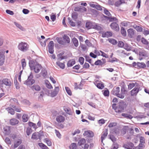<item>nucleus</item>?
Wrapping results in <instances>:
<instances>
[{"instance_id":"f257e3e1","label":"nucleus","mask_w":149,"mask_h":149,"mask_svg":"<svg viewBox=\"0 0 149 149\" xmlns=\"http://www.w3.org/2000/svg\"><path fill=\"white\" fill-rule=\"evenodd\" d=\"M29 65L31 69L34 70L35 72L36 73L39 72L42 68L40 65L37 63L33 61H30L29 63Z\"/></svg>"},{"instance_id":"f03ea898","label":"nucleus","mask_w":149,"mask_h":149,"mask_svg":"<svg viewBox=\"0 0 149 149\" xmlns=\"http://www.w3.org/2000/svg\"><path fill=\"white\" fill-rule=\"evenodd\" d=\"M126 107V104L123 102H120L119 103L118 106L116 107L115 109L116 112L118 113H120L123 112L124 109Z\"/></svg>"},{"instance_id":"7ed1b4c3","label":"nucleus","mask_w":149,"mask_h":149,"mask_svg":"<svg viewBox=\"0 0 149 149\" xmlns=\"http://www.w3.org/2000/svg\"><path fill=\"white\" fill-rule=\"evenodd\" d=\"M29 46L25 42H21L19 43L18 46V48L19 50L25 52L28 49Z\"/></svg>"},{"instance_id":"20e7f679","label":"nucleus","mask_w":149,"mask_h":149,"mask_svg":"<svg viewBox=\"0 0 149 149\" xmlns=\"http://www.w3.org/2000/svg\"><path fill=\"white\" fill-rule=\"evenodd\" d=\"M85 139L84 138H81L79 140L78 143V145L79 146H81L84 145V149H88L89 146V145L86 143Z\"/></svg>"},{"instance_id":"39448f33","label":"nucleus","mask_w":149,"mask_h":149,"mask_svg":"<svg viewBox=\"0 0 149 149\" xmlns=\"http://www.w3.org/2000/svg\"><path fill=\"white\" fill-rule=\"evenodd\" d=\"M5 51L3 50H0V66L2 65L4 62L5 56Z\"/></svg>"},{"instance_id":"423d86ee","label":"nucleus","mask_w":149,"mask_h":149,"mask_svg":"<svg viewBox=\"0 0 149 149\" xmlns=\"http://www.w3.org/2000/svg\"><path fill=\"white\" fill-rule=\"evenodd\" d=\"M140 87L139 86L137 87H135L130 92V95L132 96H136L139 92Z\"/></svg>"},{"instance_id":"0eeeda50","label":"nucleus","mask_w":149,"mask_h":149,"mask_svg":"<svg viewBox=\"0 0 149 149\" xmlns=\"http://www.w3.org/2000/svg\"><path fill=\"white\" fill-rule=\"evenodd\" d=\"M128 36L131 38H133L135 35V31L132 28H130L127 30Z\"/></svg>"},{"instance_id":"6e6552de","label":"nucleus","mask_w":149,"mask_h":149,"mask_svg":"<svg viewBox=\"0 0 149 149\" xmlns=\"http://www.w3.org/2000/svg\"><path fill=\"white\" fill-rule=\"evenodd\" d=\"M35 82L34 80L32 78V77L30 76L25 82L24 84L27 85H31L34 84Z\"/></svg>"},{"instance_id":"1a4fd4ad","label":"nucleus","mask_w":149,"mask_h":149,"mask_svg":"<svg viewBox=\"0 0 149 149\" xmlns=\"http://www.w3.org/2000/svg\"><path fill=\"white\" fill-rule=\"evenodd\" d=\"M117 22H113L110 24V27L112 29L116 31H118L119 30V27Z\"/></svg>"},{"instance_id":"9d476101","label":"nucleus","mask_w":149,"mask_h":149,"mask_svg":"<svg viewBox=\"0 0 149 149\" xmlns=\"http://www.w3.org/2000/svg\"><path fill=\"white\" fill-rule=\"evenodd\" d=\"M83 135L88 137L91 138L94 136V134L92 131L88 130L84 132Z\"/></svg>"},{"instance_id":"9b49d317","label":"nucleus","mask_w":149,"mask_h":149,"mask_svg":"<svg viewBox=\"0 0 149 149\" xmlns=\"http://www.w3.org/2000/svg\"><path fill=\"white\" fill-rule=\"evenodd\" d=\"M54 42L53 41H50L48 45L49 52L50 54H52L54 52Z\"/></svg>"},{"instance_id":"f8f14e48","label":"nucleus","mask_w":149,"mask_h":149,"mask_svg":"<svg viewBox=\"0 0 149 149\" xmlns=\"http://www.w3.org/2000/svg\"><path fill=\"white\" fill-rule=\"evenodd\" d=\"M117 52L118 54L121 55L123 56H129L130 54V53L126 52L125 51L122 49L118 50L117 51Z\"/></svg>"},{"instance_id":"ddd939ff","label":"nucleus","mask_w":149,"mask_h":149,"mask_svg":"<svg viewBox=\"0 0 149 149\" xmlns=\"http://www.w3.org/2000/svg\"><path fill=\"white\" fill-rule=\"evenodd\" d=\"M132 23H131L128 21H124L120 23V24L122 26L124 27H132Z\"/></svg>"},{"instance_id":"4468645a","label":"nucleus","mask_w":149,"mask_h":149,"mask_svg":"<svg viewBox=\"0 0 149 149\" xmlns=\"http://www.w3.org/2000/svg\"><path fill=\"white\" fill-rule=\"evenodd\" d=\"M59 90V88L58 87H55L54 91L51 93V96L52 97H54L56 95L58 94Z\"/></svg>"},{"instance_id":"2eb2a0df","label":"nucleus","mask_w":149,"mask_h":149,"mask_svg":"<svg viewBox=\"0 0 149 149\" xmlns=\"http://www.w3.org/2000/svg\"><path fill=\"white\" fill-rule=\"evenodd\" d=\"M125 90L124 88L121 89L120 93H119L116 96L120 98H123L125 96Z\"/></svg>"},{"instance_id":"dca6fc26","label":"nucleus","mask_w":149,"mask_h":149,"mask_svg":"<svg viewBox=\"0 0 149 149\" xmlns=\"http://www.w3.org/2000/svg\"><path fill=\"white\" fill-rule=\"evenodd\" d=\"M56 121L58 123L63 122L65 120V118L62 116L60 115L57 116L56 118Z\"/></svg>"},{"instance_id":"f3484780","label":"nucleus","mask_w":149,"mask_h":149,"mask_svg":"<svg viewBox=\"0 0 149 149\" xmlns=\"http://www.w3.org/2000/svg\"><path fill=\"white\" fill-rule=\"evenodd\" d=\"M119 92L120 88L118 87H117L114 88L111 92L113 94L116 96L119 93Z\"/></svg>"},{"instance_id":"a211bd4d","label":"nucleus","mask_w":149,"mask_h":149,"mask_svg":"<svg viewBox=\"0 0 149 149\" xmlns=\"http://www.w3.org/2000/svg\"><path fill=\"white\" fill-rule=\"evenodd\" d=\"M108 20V17L106 16L103 14H102L100 16V20L102 22L105 23L107 22Z\"/></svg>"},{"instance_id":"6ab92c4d","label":"nucleus","mask_w":149,"mask_h":149,"mask_svg":"<svg viewBox=\"0 0 149 149\" xmlns=\"http://www.w3.org/2000/svg\"><path fill=\"white\" fill-rule=\"evenodd\" d=\"M40 138V135L38 132H35L32 135L31 138L34 139H38Z\"/></svg>"},{"instance_id":"aec40b11","label":"nucleus","mask_w":149,"mask_h":149,"mask_svg":"<svg viewBox=\"0 0 149 149\" xmlns=\"http://www.w3.org/2000/svg\"><path fill=\"white\" fill-rule=\"evenodd\" d=\"M128 89L131 90L134 87H137L139 86V85L137 82H135L134 83H130L128 85Z\"/></svg>"},{"instance_id":"412c9836","label":"nucleus","mask_w":149,"mask_h":149,"mask_svg":"<svg viewBox=\"0 0 149 149\" xmlns=\"http://www.w3.org/2000/svg\"><path fill=\"white\" fill-rule=\"evenodd\" d=\"M124 147L127 149H132L134 147V144L132 143L129 142L124 145Z\"/></svg>"},{"instance_id":"4be33fe9","label":"nucleus","mask_w":149,"mask_h":149,"mask_svg":"<svg viewBox=\"0 0 149 149\" xmlns=\"http://www.w3.org/2000/svg\"><path fill=\"white\" fill-rule=\"evenodd\" d=\"M19 121L15 118L11 119L10 121V123L11 125H15L19 123Z\"/></svg>"},{"instance_id":"5701e85b","label":"nucleus","mask_w":149,"mask_h":149,"mask_svg":"<svg viewBox=\"0 0 149 149\" xmlns=\"http://www.w3.org/2000/svg\"><path fill=\"white\" fill-rule=\"evenodd\" d=\"M63 40L65 43H69L70 42V39L69 37L66 35H64L63 36Z\"/></svg>"},{"instance_id":"b1692460","label":"nucleus","mask_w":149,"mask_h":149,"mask_svg":"<svg viewBox=\"0 0 149 149\" xmlns=\"http://www.w3.org/2000/svg\"><path fill=\"white\" fill-rule=\"evenodd\" d=\"M112 35V33L110 31H107L102 34V36L103 37L108 38Z\"/></svg>"},{"instance_id":"393cba45","label":"nucleus","mask_w":149,"mask_h":149,"mask_svg":"<svg viewBox=\"0 0 149 149\" xmlns=\"http://www.w3.org/2000/svg\"><path fill=\"white\" fill-rule=\"evenodd\" d=\"M6 110L8 111L9 113L11 114L14 115L15 114V111L14 109L10 107H8L6 109Z\"/></svg>"},{"instance_id":"a878e982","label":"nucleus","mask_w":149,"mask_h":149,"mask_svg":"<svg viewBox=\"0 0 149 149\" xmlns=\"http://www.w3.org/2000/svg\"><path fill=\"white\" fill-rule=\"evenodd\" d=\"M22 143V140L20 139H18L15 141L14 143V148H17Z\"/></svg>"},{"instance_id":"bb28decb","label":"nucleus","mask_w":149,"mask_h":149,"mask_svg":"<svg viewBox=\"0 0 149 149\" xmlns=\"http://www.w3.org/2000/svg\"><path fill=\"white\" fill-rule=\"evenodd\" d=\"M93 28L98 30H101L102 29L101 27L98 24H95L93 26Z\"/></svg>"},{"instance_id":"cd10ccee","label":"nucleus","mask_w":149,"mask_h":149,"mask_svg":"<svg viewBox=\"0 0 149 149\" xmlns=\"http://www.w3.org/2000/svg\"><path fill=\"white\" fill-rule=\"evenodd\" d=\"M109 21V22H112L113 21H115L116 22H118V20L116 17H114L110 16L108 17Z\"/></svg>"},{"instance_id":"c85d7f7f","label":"nucleus","mask_w":149,"mask_h":149,"mask_svg":"<svg viewBox=\"0 0 149 149\" xmlns=\"http://www.w3.org/2000/svg\"><path fill=\"white\" fill-rule=\"evenodd\" d=\"M146 65L143 62H137V67L139 68H144L146 67Z\"/></svg>"},{"instance_id":"c756f323","label":"nucleus","mask_w":149,"mask_h":149,"mask_svg":"<svg viewBox=\"0 0 149 149\" xmlns=\"http://www.w3.org/2000/svg\"><path fill=\"white\" fill-rule=\"evenodd\" d=\"M75 63V61L72 59L69 60L68 62L67 65L68 67H71L73 66Z\"/></svg>"},{"instance_id":"7c9ffc66","label":"nucleus","mask_w":149,"mask_h":149,"mask_svg":"<svg viewBox=\"0 0 149 149\" xmlns=\"http://www.w3.org/2000/svg\"><path fill=\"white\" fill-rule=\"evenodd\" d=\"M83 9L84 11H86V9L85 7H76L74 8V11H81V10Z\"/></svg>"},{"instance_id":"2f4dec72","label":"nucleus","mask_w":149,"mask_h":149,"mask_svg":"<svg viewBox=\"0 0 149 149\" xmlns=\"http://www.w3.org/2000/svg\"><path fill=\"white\" fill-rule=\"evenodd\" d=\"M96 86L99 89H102L104 87V85L102 83H99L96 85Z\"/></svg>"},{"instance_id":"473e14b6","label":"nucleus","mask_w":149,"mask_h":149,"mask_svg":"<svg viewBox=\"0 0 149 149\" xmlns=\"http://www.w3.org/2000/svg\"><path fill=\"white\" fill-rule=\"evenodd\" d=\"M23 121L24 122H26L29 119V116L26 114H24L22 116Z\"/></svg>"},{"instance_id":"72a5a7b5","label":"nucleus","mask_w":149,"mask_h":149,"mask_svg":"<svg viewBox=\"0 0 149 149\" xmlns=\"http://www.w3.org/2000/svg\"><path fill=\"white\" fill-rule=\"evenodd\" d=\"M72 41L75 47H77L79 45L78 42L77 40L75 38H73L72 39Z\"/></svg>"},{"instance_id":"f704fd0d","label":"nucleus","mask_w":149,"mask_h":149,"mask_svg":"<svg viewBox=\"0 0 149 149\" xmlns=\"http://www.w3.org/2000/svg\"><path fill=\"white\" fill-rule=\"evenodd\" d=\"M108 40L109 42L113 45H115L117 43V41L115 39L112 38H109Z\"/></svg>"},{"instance_id":"c9c22d12","label":"nucleus","mask_w":149,"mask_h":149,"mask_svg":"<svg viewBox=\"0 0 149 149\" xmlns=\"http://www.w3.org/2000/svg\"><path fill=\"white\" fill-rule=\"evenodd\" d=\"M107 134L108 133L107 131L103 132L102 134L101 137L102 142L103 140L107 137Z\"/></svg>"},{"instance_id":"e433bc0d","label":"nucleus","mask_w":149,"mask_h":149,"mask_svg":"<svg viewBox=\"0 0 149 149\" xmlns=\"http://www.w3.org/2000/svg\"><path fill=\"white\" fill-rule=\"evenodd\" d=\"M32 88L33 90H35L36 91H39L40 90V87L37 85H34L32 86Z\"/></svg>"},{"instance_id":"4c0bfd02","label":"nucleus","mask_w":149,"mask_h":149,"mask_svg":"<svg viewBox=\"0 0 149 149\" xmlns=\"http://www.w3.org/2000/svg\"><path fill=\"white\" fill-rule=\"evenodd\" d=\"M57 42L59 44L61 45L65 44V42L61 38H56Z\"/></svg>"},{"instance_id":"58836bf2","label":"nucleus","mask_w":149,"mask_h":149,"mask_svg":"<svg viewBox=\"0 0 149 149\" xmlns=\"http://www.w3.org/2000/svg\"><path fill=\"white\" fill-rule=\"evenodd\" d=\"M66 113L70 115H72L73 113L71 110L69 108H65L64 109Z\"/></svg>"},{"instance_id":"ea45409f","label":"nucleus","mask_w":149,"mask_h":149,"mask_svg":"<svg viewBox=\"0 0 149 149\" xmlns=\"http://www.w3.org/2000/svg\"><path fill=\"white\" fill-rule=\"evenodd\" d=\"M38 145L42 149H48V147L43 143H38Z\"/></svg>"},{"instance_id":"a19ab883","label":"nucleus","mask_w":149,"mask_h":149,"mask_svg":"<svg viewBox=\"0 0 149 149\" xmlns=\"http://www.w3.org/2000/svg\"><path fill=\"white\" fill-rule=\"evenodd\" d=\"M121 32L122 35L124 36H126L127 33L126 31L123 27H122L121 29Z\"/></svg>"},{"instance_id":"79ce46f5","label":"nucleus","mask_w":149,"mask_h":149,"mask_svg":"<svg viewBox=\"0 0 149 149\" xmlns=\"http://www.w3.org/2000/svg\"><path fill=\"white\" fill-rule=\"evenodd\" d=\"M14 24L19 29L22 31L24 30V28L19 24L16 22H14Z\"/></svg>"},{"instance_id":"37998d69","label":"nucleus","mask_w":149,"mask_h":149,"mask_svg":"<svg viewBox=\"0 0 149 149\" xmlns=\"http://www.w3.org/2000/svg\"><path fill=\"white\" fill-rule=\"evenodd\" d=\"M44 141L49 146H51L52 145V143L51 141L48 139L46 138L44 139Z\"/></svg>"},{"instance_id":"c03bdc74","label":"nucleus","mask_w":149,"mask_h":149,"mask_svg":"<svg viewBox=\"0 0 149 149\" xmlns=\"http://www.w3.org/2000/svg\"><path fill=\"white\" fill-rule=\"evenodd\" d=\"M45 84L46 87L49 89H52L53 87L50 83L48 81H45Z\"/></svg>"},{"instance_id":"a18cd8bd","label":"nucleus","mask_w":149,"mask_h":149,"mask_svg":"<svg viewBox=\"0 0 149 149\" xmlns=\"http://www.w3.org/2000/svg\"><path fill=\"white\" fill-rule=\"evenodd\" d=\"M56 64L60 68L62 69H63L65 67L64 63H61L59 61L57 62Z\"/></svg>"},{"instance_id":"49530a36","label":"nucleus","mask_w":149,"mask_h":149,"mask_svg":"<svg viewBox=\"0 0 149 149\" xmlns=\"http://www.w3.org/2000/svg\"><path fill=\"white\" fill-rule=\"evenodd\" d=\"M11 107L14 109V110L18 112H21L22 109L20 108H17L15 105H13Z\"/></svg>"},{"instance_id":"de8ad7c7","label":"nucleus","mask_w":149,"mask_h":149,"mask_svg":"<svg viewBox=\"0 0 149 149\" xmlns=\"http://www.w3.org/2000/svg\"><path fill=\"white\" fill-rule=\"evenodd\" d=\"M138 32H141L142 31L143 29L140 26H136L135 27L133 26Z\"/></svg>"},{"instance_id":"09e8293b","label":"nucleus","mask_w":149,"mask_h":149,"mask_svg":"<svg viewBox=\"0 0 149 149\" xmlns=\"http://www.w3.org/2000/svg\"><path fill=\"white\" fill-rule=\"evenodd\" d=\"M70 148V149H76L77 148V146L75 143H72L71 144Z\"/></svg>"},{"instance_id":"8fccbe9b","label":"nucleus","mask_w":149,"mask_h":149,"mask_svg":"<svg viewBox=\"0 0 149 149\" xmlns=\"http://www.w3.org/2000/svg\"><path fill=\"white\" fill-rule=\"evenodd\" d=\"M29 125L30 127H33L35 130H36L37 128L36 124L31 122H29Z\"/></svg>"},{"instance_id":"3c124183","label":"nucleus","mask_w":149,"mask_h":149,"mask_svg":"<svg viewBox=\"0 0 149 149\" xmlns=\"http://www.w3.org/2000/svg\"><path fill=\"white\" fill-rule=\"evenodd\" d=\"M118 148V145L116 143H114L112 146L111 149H117Z\"/></svg>"},{"instance_id":"603ef678","label":"nucleus","mask_w":149,"mask_h":149,"mask_svg":"<svg viewBox=\"0 0 149 149\" xmlns=\"http://www.w3.org/2000/svg\"><path fill=\"white\" fill-rule=\"evenodd\" d=\"M21 63L23 69L25 67L26 65V63L25 61V60L24 58H23L21 60Z\"/></svg>"},{"instance_id":"864d4df0","label":"nucleus","mask_w":149,"mask_h":149,"mask_svg":"<svg viewBox=\"0 0 149 149\" xmlns=\"http://www.w3.org/2000/svg\"><path fill=\"white\" fill-rule=\"evenodd\" d=\"M103 8V10H104V13L105 14L107 15L108 17L111 15L110 12L106 8Z\"/></svg>"},{"instance_id":"5fc2aeb1","label":"nucleus","mask_w":149,"mask_h":149,"mask_svg":"<svg viewBox=\"0 0 149 149\" xmlns=\"http://www.w3.org/2000/svg\"><path fill=\"white\" fill-rule=\"evenodd\" d=\"M103 92L104 95L105 96H108L109 95V93L108 90H104Z\"/></svg>"},{"instance_id":"6e6d98bb","label":"nucleus","mask_w":149,"mask_h":149,"mask_svg":"<svg viewBox=\"0 0 149 149\" xmlns=\"http://www.w3.org/2000/svg\"><path fill=\"white\" fill-rule=\"evenodd\" d=\"M65 89L67 93L70 95H71L72 93L70 88L68 87H65Z\"/></svg>"},{"instance_id":"4d7b16f0","label":"nucleus","mask_w":149,"mask_h":149,"mask_svg":"<svg viewBox=\"0 0 149 149\" xmlns=\"http://www.w3.org/2000/svg\"><path fill=\"white\" fill-rule=\"evenodd\" d=\"M117 123H116L113 122L109 123L108 125V127H112L116 126Z\"/></svg>"},{"instance_id":"13d9d810","label":"nucleus","mask_w":149,"mask_h":149,"mask_svg":"<svg viewBox=\"0 0 149 149\" xmlns=\"http://www.w3.org/2000/svg\"><path fill=\"white\" fill-rule=\"evenodd\" d=\"M124 49L127 51H130L131 49V47L127 44L125 45L124 47Z\"/></svg>"},{"instance_id":"bf43d9fd","label":"nucleus","mask_w":149,"mask_h":149,"mask_svg":"<svg viewBox=\"0 0 149 149\" xmlns=\"http://www.w3.org/2000/svg\"><path fill=\"white\" fill-rule=\"evenodd\" d=\"M118 45L120 47H123L124 46V44L123 42L120 41L118 42Z\"/></svg>"},{"instance_id":"052dcab7","label":"nucleus","mask_w":149,"mask_h":149,"mask_svg":"<svg viewBox=\"0 0 149 149\" xmlns=\"http://www.w3.org/2000/svg\"><path fill=\"white\" fill-rule=\"evenodd\" d=\"M105 123V120L103 119H101L98 121V123L100 125L104 124Z\"/></svg>"},{"instance_id":"680f3d73","label":"nucleus","mask_w":149,"mask_h":149,"mask_svg":"<svg viewBox=\"0 0 149 149\" xmlns=\"http://www.w3.org/2000/svg\"><path fill=\"white\" fill-rule=\"evenodd\" d=\"M91 24L89 22H87L86 24V27L88 29H90L91 28Z\"/></svg>"},{"instance_id":"e2e57ef3","label":"nucleus","mask_w":149,"mask_h":149,"mask_svg":"<svg viewBox=\"0 0 149 149\" xmlns=\"http://www.w3.org/2000/svg\"><path fill=\"white\" fill-rule=\"evenodd\" d=\"M123 2L121 0L115 2V5L116 6H120Z\"/></svg>"},{"instance_id":"0e129e2a","label":"nucleus","mask_w":149,"mask_h":149,"mask_svg":"<svg viewBox=\"0 0 149 149\" xmlns=\"http://www.w3.org/2000/svg\"><path fill=\"white\" fill-rule=\"evenodd\" d=\"M103 8L99 5H96L95 8L99 10H103Z\"/></svg>"},{"instance_id":"69168bd1","label":"nucleus","mask_w":149,"mask_h":149,"mask_svg":"<svg viewBox=\"0 0 149 149\" xmlns=\"http://www.w3.org/2000/svg\"><path fill=\"white\" fill-rule=\"evenodd\" d=\"M140 142L141 143H145V139L143 136H141L140 138Z\"/></svg>"},{"instance_id":"338daca9","label":"nucleus","mask_w":149,"mask_h":149,"mask_svg":"<svg viewBox=\"0 0 149 149\" xmlns=\"http://www.w3.org/2000/svg\"><path fill=\"white\" fill-rule=\"evenodd\" d=\"M5 141L8 144H11V141L9 138L8 137H7L6 138Z\"/></svg>"},{"instance_id":"774afa93","label":"nucleus","mask_w":149,"mask_h":149,"mask_svg":"<svg viewBox=\"0 0 149 149\" xmlns=\"http://www.w3.org/2000/svg\"><path fill=\"white\" fill-rule=\"evenodd\" d=\"M141 42L143 43L145 45H148V42L144 38H142Z\"/></svg>"}]
</instances>
